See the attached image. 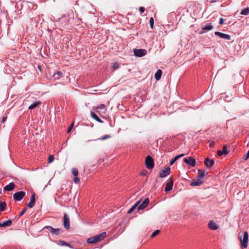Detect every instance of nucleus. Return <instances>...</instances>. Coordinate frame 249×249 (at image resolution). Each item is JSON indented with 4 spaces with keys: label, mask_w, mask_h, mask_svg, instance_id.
Here are the masks:
<instances>
[{
    "label": "nucleus",
    "mask_w": 249,
    "mask_h": 249,
    "mask_svg": "<svg viewBox=\"0 0 249 249\" xmlns=\"http://www.w3.org/2000/svg\"><path fill=\"white\" fill-rule=\"evenodd\" d=\"M146 167L148 169L153 168L154 166V162L153 158L150 156H147L145 160Z\"/></svg>",
    "instance_id": "3"
},
{
    "label": "nucleus",
    "mask_w": 249,
    "mask_h": 249,
    "mask_svg": "<svg viewBox=\"0 0 249 249\" xmlns=\"http://www.w3.org/2000/svg\"><path fill=\"white\" fill-rule=\"evenodd\" d=\"M184 156V154H182L181 155H178L175 156V159L178 160L179 158H180Z\"/></svg>",
    "instance_id": "45"
},
{
    "label": "nucleus",
    "mask_w": 249,
    "mask_h": 249,
    "mask_svg": "<svg viewBox=\"0 0 249 249\" xmlns=\"http://www.w3.org/2000/svg\"><path fill=\"white\" fill-rule=\"evenodd\" d=\"M73 181L75 183H77L80 181V179L79 178L77 177V176L73 178Z\"/></svg>",
    "instance_id": "39"
},
{
    "label": "nucleus",
    "mask_w": 249,
    "mask_h": 249,
    "mask_svg": "<svg viewBox=\"0 0 249 249\" xmlns=\"http://www.w3.org/2000/svg\"><path fill=\"white\" fill-rule=\"evenodd\" d=\"M149 203V198H145L142 203L141 202V204L138 206L137 210L139 211L141 210H143L148 205Z\"/></svg>",
    "instance_id": "13"
},
{
    "label": "nucleus",
    "mask_w": 249,
    "mask_h": 249,
    "mask_svg": "<svg viewBox=\"0 0 249 249\" xmlns=\"http://www.w3.org/2000/svg\"><path fill=\"white\" fill-rule=\"evenodd\" d=\"M214 164V160L213 159H210L209 158H206L204 160V164L208 168H210Z\"/></svg>",
    "instance_id": "11"
},
{
    "label": "nucleus",
    "mask_w": 249,
    "mask_h": 249,
    "mask_svg": "<svg viewBox=\"0 0 249 249\" xmlns=\"http://www.w3.org/2000/svg\"><path fill=\"white\" fill-rule=\"evenodd\" d=\"M16 187L15 184L13 182H10L8 185H6L3 188V190L4 191H11L14 190Z\"/></svg>",
    "instance_id": "16"
},
{
    "label": "nucleus",
    "mask_w": 249,
    "mask_h": 249,
    "mask_svg": "<svg viewBox=\"0 0 249 249\" xmlns=\"http://www.w3.org/2000/svg\"><path fill=\"white\" fill-rule=\"evenodd\" d=\"M63 226L67 230L70 229V218L66 213L64 214Z\"/></svg>",
    "instance_id": "8"
},
{
    "label": "nucleus",
    "mask_w": 249,
    "mask_h": 249,
    "mask_svg": "<svg viewBox=\"0 0 249 249\" xmlns=\"http://www.w3.org/2000/svg\"><path fill=\"white\" fill-rule=\"evenodd\" d=\"M7 119V116H3L1 120L2 123H4Z\"/></svg>",
    "instance_id": "46"
},
{
    "label": "nucleus",
    "mask_w": 249,
    "mask_h": 249,
    "mask_svg": "<svg viewBox=\"0 0 249 249\" xmlns=\"http://www.w3.org/2000/svg\"><path fill=\"white\" fill-rule=\"evenodd\" d=\"M106 235V232H103L98 235L93 236L87 239V243L89 244H93L100 242L103 239Z\"/></svg>",
    "instance_id": "1"
},
{
    "label": "nucleus",
    "mask_w": 249,
    "mask_h": 249,
    "mask_svg": "<svg viewBox=\"0 0 249 249\" xmlns=\"http://www.w3.org/2000/svg\"><path fill=\"white\" fill-rule=\"evenodd\" d=\"M6 207V203L5 201L0 203V211H3Z\"/></svg>",
    "instance_id": "28"
},
{
    "label": "nucleus",
    "mask_w": 249,
    "mask_h": 249,
    "mask_svg": "<svg viewBox=\"0 0 249 249\" xmlns=\"http://www.w3.org/2000/svg\"><path fill=\"white\" fill-rule=\"evenodd\" d=\"M229 151L227 150V147L226 145H224L222 148V150H218L217 152V154L218 156H222L223 155L228 154Z\"/></svg>",
    "instance_id": "17"
},
{
    "label": "nucleus",
    "mask_w": 249,
    "mask_h": 249,
    "mask_svg": "<svg viewBox=\"0 0 249 249\" xmlns=\"http://www.w3.org/2000/svg\"><path fill=\"white\" fill-rule=\"evenodd\" d=\"M243 159L245 160H248L249 159V150L248 151V153L247 154H245L243 156Z\"/></svg>",
    "instance_id": "36"
},
{
    "label": "nucleus",
    "mask_w": 249,
    "mask_h": 249,
    "mask_svg": "<svg viewBox=\"0 0 249 249\" xmlns=\"http://www.w3.org/2000/svg\"><path fill=\"white\" fill-rule=\"evenodd\" d=\"M12 220L8 219L2 223H0V227H9L12 225Z\"/></svg>",
    "instance_id": "20"
},
{
    "label": "nucleus",
    "mask_w": 249,
    "mask_h": 249,
    "mask_svg": "<svg viewBox=\"0 0 249 249\" xmlns=\"http://www.w3.org/2000/svg\"><path fill=\"white\" fill-rule=\"evenodd\" d=\"M44 229H47L48 231L51 232L53 236L58 235L60 231L61 230L59 228L55 229L50 226H46L44 228Z\"/></svg>",
    "instance_id": "5"
},
{
    "label": "nucleus",
    "mask_w": 249,
    "mask_h": 249,
    "mask_svg": "<svg viewBox=\"0 0 249 249\" xmlns=\"http://www.w3.org/2000/svg\"><path fill=\"white\" fill-rule=\"evenodd\" d=\"M90 114L91 116L98 122L100 123H103V121L98 117V116L96 115L95 113L93 112H91Z\"/></svg>",
    "instance_id": "22"
},
{
    "label": "nucleus",
    "mask_w": 249,
    "mask_h": 249,
    "mask_svg": "<svg viewBox=\"0 0 249 249\" xmlns=\"http://www.w3.org/2000/svg\"><path fill=\"white\" fill-rule=\"evenodd\" d=\"M146 173H147V172H146V171L144 170V171H143L142 172V173H141V175H142V176H145V175H146Z\"/></svg>",
    "instance_id": "47"
},
{
    "label": "nucleus",
    "mask_w": 249,
    "mask_h": 249,
    "mask_svg": "<svg viewBox=\"0 0 249 249\" xmlns=\"http://www.w3.org/2000/svg\"><path fill=\"white\" fill-rule=\"evenodd\" d=\"M162 71L161 70H158L155 74V78L156 80H159L161 76Z\"/></svg>",
    "instance_id": "24"
},
{
    "label": "nucleus",
    "mask_w": 249,
    "mask_h": 249,
    "mask_svg": "<svg viewBox=\"0 0 249 249\" xmlns=\"http://www.w3.org/2000/svg\"><path fill=\"white\" fill-rule=\"evenodd\" d=\"M136 208L133 206L127 212V213H131Z\"/></svg>",
    "instance_id": "40"
},
{
    "label": "nucleus",
    "mask_w": 249,
    "mask_h": 249,
    "mask_svg": "<svg viewBox=\"0 0 249 249\" xmlns=\"http://www.w3.org/2000/svg\"><path fill=\"white\" fill-rule=\"evenodd\" d=\"M73 124H71V125L69 126V127L68 129V130H67L68 133H70L71 131V129L73 128Z\"/></svg>",
    "instance_id": "42"
},
{
    "label": "nucleus",
    "mask_w": 249,
    "mask_h": 249,
    "mask_svg": "<svg viewBox=\"0 0 249 249\" xmlns=\"http://www.w3.org/2000/svg\"><path fill=\"white\" fill-rule=\"evenodd\" d=\"M27 208H24L22 210V211L19 213V215H18V218H19L20 217L22 216L24 214V213L27 211Z\"/></svg>",
    "instance_id": "34"
},
{
    "label": "nucleus",
    "mask_w": 249,
    "mask_h": 249,
    "mask_svg": "<svg viewBox=\"0 0 249 249\" xmlns=\"http://www.w3.org/2000/svg\"><path fill=\"white\" fill-rule=\"evenodd\" d=\"M170 167H167L164 169L161 170L159 174V177L164 178L170 174Z\"/></svg>",
    "instance_id": "9"
},
{
    "label": "nucleus",
    "mask_w": 249,
    "mask_h": 249,
    "mask_svg": "<svg viewBox=\"0 0 249 249\" xmlns=\"http://www.w3.org/2000/svg\"><path fill=\"white\" fill-rule=\"evenodd\" d=\"M240 14L241 15H245V16L248 15L249 14V8L248 7V8L243 9L241 11Z\"/></svg>",
    "instance_id": "29"
},
{
    "label": "nucleus",
    "mask_w": 249,
    "mask_h": 249,
    "mask_svg": "<svg viewBox=\"0 0 249 249\" xmlns=\"http://www.w3.org/2000/svg\"><path fill=\"white\" fill-rule=\"evenodd\" d=\"M149 24H150V26L151 28L153 29V26H154V20L153 18H152V17L150 18V20H149Z\"/></svg>",
    "instance_id": "32"
},
{
    "label": "nucleus",
    "mask_w": 249,
    "mask_h": 249,
    "mask_svg": "<svg viewBox=\"0 0 249 249\" xmlns=\"http://www.w3.org/2000/svg\"><path fill=\"white\" fill-rule=\"evenodd\" d=\"M26 193L24 191H18L15 193L13 195V198L15 201H19L21 200L25 196Z\"/></svg>",
    "instance_id": "4"
},
{
    "label": "nucleus",
    "mask_w": 249,
    "mask_h": 249,
    "mask_svg": "<svg viewBox=\"0 0 249 249\" xmlns=\"http://www.w3.org/2000/svg\"><path fill=\"white\" fill-rule=\"evenodd\" d=\"M213 29V25L211 23H207L205 26H202V31L200 33V34H203L209 31L212 30Z\"/></svg>",
    "instance_id": "12"
},
{
    "label": "nucleus",
    "mask_w": 249,
    "mask_h": 249,
    "mask_svg": "<svg viewBox=\"0 0 249 249\" xmlns=\"http://www.w3.org/2000/svg\"><path fill=\"white\" fill-rule=\"evenodd\" d=\"M54 160V157H53V156L52 155H50L49 157H48V162L50 163H51Z\"/></svg>",
    "instance_id": "35"
},
{
    "label": "nucleus",
    "mask_w": 249,
    "mask_h": 249,
    "mask_svg": "<svg viewBox=\"0 0 249 249\" xmlns=\"http://www.w3.org/2000/svg\"><path fill=\"white\" fill-rule=\"evenodd\" d=\"M36 194L34 193L30 197V202L27 204V206L30 208L34 207L36 204Z\"/></svg>",
    "instance_id": "10"
},
{
    "label": "nucleus",
    "mask_w": 249,
    "mask_h": 249,
    "mask_svg": "<svg viewBox=\"0 0 249 249\" xmlns=\"http://www.w3.org/2000/svg\"><path fill=\"white\" fill-rule=\"evenodd\" d=\"M203 183V181L200 180H194L191 183V185L192 186H200Z\"/></svg>",
    "instance_id": "23"
},
{
    "label": "nucleus",
    "mask_w": 249,
    "mask_h": 249,
    "mask_svg": "<svg viewBox=\"0 0 249 249\" xmlns=\"http://www.w3.org/2000/svg\"><path fill=\"white\" fill-rule=\"evenodd\" d=\"M208 228L211 230H216L218 228V226L217 224L213 221H211L208 223Z\"/></svg>",
    "instance_id": "18"
},
{
    "label": "nucleus",
    "mask_w": 249,
    "mask_h": 249,
    "mask_svg": "<svg viewBox=\"0 0 249 249\" xmlns=\"http://www.w3.org/2000/svg\"><path fill=\"white\" fill-rule=\"evenodd\" d=\"M139 11H140L141 13H143L145 11V8L143 7H140L139 8Z\"/></svg>",
    "instance_id": "43"
},
{
    "label": "nucleus",
    "mask_w": 249,
    "mask_h": 249,
    "mask_svg": "<svg viewBox=\"0 0 249 249\" xmlns=\"http://www.w3.org/2000/svg\"><path fill=\"white\" fill-rule=\"evenodd\" d=\"M160 232V231L159 230H157L156 231H155L150 236V237L151 238H154V237H155L156 235H157L158 234H159Z\"/></svg>",
    "instance_id": "30"
},
{
    "label": "nucleus",
    "mask_w": 249,
    "mask_h": 249,
    "mask_svg": "<svg viewBox=\"0 0 249 249\" xmlns=\"http://www.w3.org/2000/svg\"><path fill=\"white\" fill-rule=\"evenodd\" d=\"M178 160L177 159H175V157L172 159L170 161V165H172L174 164V163L176 161V160Z\"/></svg>",
    "instance_id": "38"
},
{
    "label": "nucleus",
    "mask_w": 249,
    "mask_h": 249,
    "mask_svg": "<svg viewBox=\"0 0 249 249\" xmlns=\"http://www.w3.org/2000/svg\"><path fill=\"white\" fill-rule=\"evenodd\" d=\"M120 65L117 62L113 63L112 64V68L113 70H116L119 68Z\"/></svg>",
    "instance_id": "31"
},
{
    "label": "nucleus",
    "mask_w": 249,
    "mask_h": 249,
    "mask_svg": "<svg viewBox=\"0 0 249 249\" xmlns=\"http://www.w3.org/2000/svg\"><path fill=\"white\" fill-rule=\"evenodd\" d=\"M59 242H60V244L62 246H67V247H68L70 248H73L72 246L70 244L64 241H62V240H60L59 241Z\"/></svg>",
    "instance_id": "27"
},
{
    "label": "nucleus",
    "mask_w": 249,
    "mask_h": 249,
    "mask_svg": "<svg viewBox=\"0 0 249 249\" xmlns=\"http://www.w3.org/2000/svg\"><path fill=\"white\" fill-rule=\"evenodd\" d=\"M93 109L96 112L98 111V109L103 110L104 111H102V112H105V111L106 110V106L104 104H101L100 106H99L98 107H93Z\"/></svg>",
    "instance_id": "21"
},
{
    "label": "nucleus",
    "mask_w": 249,
    "mask_h": 249,
    "mask_svg": "<svg viewBox=\"0 0 249 249\" xmlns=\"http://www.w3.org/2000/svg\"><path fill=\"white\" fill-rule=\"evenodd\" d=\"M63 73L60 71H57L53 74V77L54 79H58L60 77H62Z\"/></svg>",
    "instance_id": "25"
},
{
    "label": "nucleus",
    "mask_w": 249,
    "mask_h": 249,
    "mask_svg": "<svg viewBox=\"0 0 249 249\" xmlns=\"http://www.w3.org/2000/svg\"><path fill=\"white\" fill-rule=\"evenodd\" d=\"M205 176V171L201 170L200 169L198 170V176L197 178H202Z\"/></svg>",
    "instance_id": "26"
},
{
    "label": "nucleus",
    "mask_w": 249,
    "mask_h": 249,
    "mask_svg": "<svg viewBox=\"0 0 249 249\" xmlns=\"http://www.w3.org/2000/svg\"><path fill=\"white\" fill-rule=\"evenodd\" d=\"M174 181L172 178H170L169 181L166 183L165 191L167 192L172 190Z\"/></svg>",
    "instance_id": "15"
},
{
    "label": "nucleus",
    "mask_w": 249,
    "mask_h": 249,
    "mask_svg": "<svg viewBox=\"0 0 249 249\" xmlns=\"http://www.w3.org/2000/svg\"><path fill=\"white\" fill-rule=\"evenodd\" d=\"M184 162L187 165L194 167L196 165V160L192 157H189L188 158H184Z\"/></svg>",
    "instance_id": "7"
},
{
    "label": "nucleus",
    "mask_w": 249,
    "mask_h": 249,
    "mask_svg": "<svg viewBox=\"0 0 249 249\" xmlns=\"http://www.w3.org/2000/svg\"><path fill=\"white\" fill-rule=\"evenodd\" d=\"M110 137V136L109 135H105L104 137H103L102 138H101L100 139L101 140H105L109 138Z\"/></svg>",
    "instance_id": "41"
},
{
    "label": "nucleus",
    "mask_w": 249,
    "mask_h": 249,
    "mask_svg": "<svg viewBox=\"0 0 249 249\" xmlns=\"http://www.w3.org/2000/svg\"><path fill=\"white\" fill-rule=\"evenodd\" d=\"M41 104V102L40 101H36L34 103L32 104L29 107L28 109L30 110L33 109L37 107L39 105Z\"/></svg>",
    "instance_id": "19"
},
{
    "label": "nucleus",
    "mask_w": 249,
    "mask_h": 249,
    "mask_svg": "<svg viewBox=\"0 0 249 249\" xmlns=\"http://www.w3.org/2000/svg\"><path fill=\"white\" fill-rule=\"evenodd\" d=\"M72 174L74 177L77 176L78 174V170L76 168H73L72 170Z\"/></svg>",
    "instance_id": "33"
},
{
    "label": "nucleus",
    "mask_w": 249,
    "mask_h": 249,
    "mask_svg": "<svg viewBox=\"0 0 249 249\" xmlns=\"http://www.w3.org/2000/svg\"><path fill=\"white\" fill-rule=\"evenodd\" d=\"M147 53V51L144 49H135L134 50V53L135 56L142 57Z\"/></svg>",
    "instance_id": "6"
},
{
    "label": "nucleus",
    "mask_w": 249,
    "mask_h": 249,
    "mask_svg": "<svg viewBox=\"0 0 249 249\" xmlns=\"http://www.w3.org/2000/svg\"><path fill=\"white\" fill-rule=\"evenodd\" d=\"M214 35L219 36L221 38H224L227 40H230L231 39V37L229 35L225 34L220 32H215L214 33Z\"/></svg>",
    "instance_id": "14"
},
{
    "label": "nucleus",
    "mask_w": 249,
    "mask_h": 249,
    "mask_svg": "<svg viewBox=\"0 0 249 249\" xmlns=\"http://www.w3.org/2000/svg\"><path fill=\"white\" fill-rule=\"evenodd\" d=\"M240 241L241 244V247L243 249L247 248L248 245L249 235L248 232L246 231L244 233L243 237L241 235H239Z\"/></svg>",
    "instance_id": "2"
},
{
    "label": "nucleus",
    "mask_w": 249,
    "mask_h": 249,
    "mask_svg": "<svg viewBox=\"0 0 249 249\" xmlns=\"http://www.w3.org/2000/svg\"><path fill=\"white\" fill-rule=\"evenodd\" d=\"M224 19L221 18L219 20V24L220 25H222L224 23Z\"/></svg>",
    "instance_id": "44"
},
{
    "label": "nucleus",
    "mask_w": 249,
    "mask_h": 249,
    "mask_svg": "<svg viewBox=\"0 0 249 249\" xmlns=\"http://www.w3.org/2000/svg\"><path fill=\"white\" fill-rule=\"evenodd\" d=\"M141 199L137 201L133 206H134L135 207L138 208V206L141 204Z\"/></svg>",
    "instance_id": "37"
}]
</instances>
